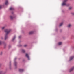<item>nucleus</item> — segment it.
Here are the masks:
<instances>
[{
	"mask_svg": "<svg viewBox=\"0 0 74 74\" xmlns=\"http://www.w3.org/2000/svg\"><path fill=\"white\" fill-rule=\"evenodd\" d=\"M14 8H10V10H14Z\"/></svg>",
	"mask_w": 74,
	"mask_h": 74,
	"instance_id": "1a4fd4ad",
	"label": "nucleus"
},
{
	"mask_svg": "<svg viewBox=\"0 0 74 74\" xmlns=\"http://www.w3.org/2000/svg\"><path fill=\"white\" fill-rule=\"evenodd\" d=\"M10 19H13V18H14V17H12V16H10Z\"/></svg>",
	"mask_w": 74,
	"mask_h": 74,
	"instance_id": "9d476101",
	"label": "nucleus"
},
{
	"mask_svg": "<svg viewBox=\"0 0 74 74\" xmlns=\"http://www.w3.org/2000/svg\"><path fill=\"white\" fill-rule=\"evenodd\" d=\"M22 52H23V53H24V52H25V50L23 49L22 50Z\"/></svg>",
	"mask_w": 74,
	"mask_h": 74,
	"instance_id": "4468645a",
	"label": "nucleus"
},
{
	"mask_svg": "<svg viewBox=\"0 0 74 74\" xmlns=\"http://www.w3.org/2000/svg\"><path fill=\"white\" fill-rule=\"evenodd\" d=\"M73 15H74V13H73Z\"/></svg>",
	"mask_w": 74,
	"mask_h": 74,
	"instance_id": "393cba45",
	"label": "nucleus"
},
{
	"mask_svg": "<svg viewBox=\"0 0 74 74\" xmlns=\"http://www.w3.org/2000/svg\"><path fill=\"white\" fill-rule=\"evenodd\" d=\"M10 30L5 29V32L6 33V34L5 35V40H6L7 38H8V36H7V34L10 32Z\"/></svg>",
	"mask_w": 74,
	"mask_h": 74,
	"instance_id": "f257e3e1",
	"label": "nucleus"
},
{
	"mask_svg": "<svg viewBox=\"0 0 74 74\" xmlns=\"http://www.w3.org/2000/svg\"><path fill=\"white\" fill-rule=\"evenodd\" d=\"M2 8V6H1V5H0V9H1Z\"/></svg>",
	"mask_w": 74,
	"mask_h": 74,
	"instance_id": "412c9836",
	"label": "nucleus"
},
{
	"mask_svg": "<svg viewBox=\"0 0 74 74\" xmlns=\"http://www.w3.org/2000/svg\"><path fill=\"white\" fill-rule=\"evenodd\" d=\"M71 26V25L70 24H69L68 25V27H70Z\"/></svg>",
	"mask_w": 74,
	"mask_h": 74,
	"instance_id": "dca6fc26",
	"label": "nucleus"
},
{
	"mask_svg": "<svg viewBox=\"0 0 74 74\" xmlns=\"http://www.w3.org/2000/svg\"><path fill=\"white\" fill-rule=\"evenodd\" d=\"M62 44V42H59L58 43V45H61V44Z\"/></svg>",
	"mask_w": 74,
	"mask_h": 74,
	"instance_id": "ddd939ff",
	"label": "nucleus"
},
{
	"mask_svg": "<svg viewBox=\"0 0 74 74\" xmlns=\"http://www.w3.org/2000/svg\"><path fill=\"white\" fill-rule=\"evenodd\" d=\"M15 38H16V36H15L12 39V41H14V40H15Z\"/></svg>",
	"mask_w": 74,
	"mask_h": 74,
	"instance_id": "9b49d317",
	"label": "nucleus"
},
{
	"mask_svg": "<svg viewBox=\"0 0 74 74\" xmlns=\"http://www.w3.org/2000/svg\"><path fill=\"white\" fill-rule=\"evenodd\" d=\"M27 45H24V47H27Z\"/></svg>",
	"mask_w": 74,
	"mask_h": 74,
	"instance_id": "6ab92c4d",
	"label": "nucleus"
},
{
	"mask_svg": "<svg viewBox=\"0 0 74 74\" xmlns=\"http://www.w3.org/2000/svg\"><path fill=\"white\" fill-rule=\"evenodd\" d=\"M74 58V56L71 57L70 58V60H71Z\"/></svg>",
	"mask_w": 74,
	"mask_h": 74,
	"instance_id": "6e6552de",
	"label": "nucleus"
},
{
	"mask_svg": "<svg viewBox=\"0 0 74 74\" xmlns=\"http://www.w3.org/2000/svg\"><path fill=\"white\" fill-rule=\"evenodd\" d=\"M26 57H27V58H28L29 59V55H28V54H26Z\"/></svg>",
	"mask_w": 74,
	"mask_h": 74,
	"instance_id": "423d86ee",
	"label": "nucleus"
},
{
	"mask_svg": "<svg viewBox=\"0 0 74 74\" xmlns=\"http://www.w3.org/2000/svg\"><path fill=\"white\" fill-rule=\"evenodd\" d=\"M6 47V45H4V48H5Z\"/></svg>",
	"mask_w": 74,
	"mask_h": 74,
	"instance_id": "4be33fe9",
	"label": "nucleus"
},
{
	"mask_svg": "<svg viewBox=\"0 0 74 74\" xmlns=\"http://www.w3.org/2000/svg\"><path fill=\"white\" fill-rule=\"evenodd\" d=\"M33 33V31H31L29 32V34H32Z\"/></svg>",
	"mask_w": 74,
	"mask_h": 74,
	"instance_id": "0eeeda50",
	"label": "nucleus"
},
{
	"mask_svg": "<svg viewBox=\"0 0 74 74\" xmlns=\"http://www.w3.org/2000/svg\"><path fill=\"white\" fill-rule=\"evenodd\" d=\"M68 0H64L63 2L62 3V5L63 6L64 5H66V6H69V4H66V2Z\"/></svg>",
	"mask_w": 74,
	"mask_h": 74,
	"instance_id": "f03ea898",
	"label": "nucleus"
},
{
	"mask_svg": "<svg viewBox=\"0 0 74 74\" xmlns=\"http://www.w3.org/2000/svg\"><path fill=\"white\" fill-rule=\"evenodd\" d=\"M23 69H19V71L20 72H23Z\"/></svg>",
	"mask_w": 74,
	"mask_h": 74,
	"instance_id": "39448f33",
	"label": "nucleus"
},
{
	"mask_svg": "<svg viewBox=\"0 0 74 74\" xmlns=\"http://www.w3.org/2000/svg\"><path fill=\"white\" fill-rule=\"evenodd\" d=\"M19 38H21V36H19Z\"/></svg>",
	"mask_w": 74,
	"mask_h": 74,
	"instance_id": "b1692460",
	"label": "nucleus"
},
{
	"mask_svg": "<svg viewBox=\"0 0 74 74\" xmlns=\"http://www.w3.org/2000/svg\"><path fill=\"white\" fill-rule=\"evenodd\" d=\"M63 23H61L60 24V26H62V25H63Z\"/></svg>",
	"mask_w": 74,
	"mask_h": 74,
	"instance_id": "f8f14e48",
	"label": "nucleus"
},
{
	"mask_svg": "<svg viewBox=\"0 0 74 74\" xmlns=\"http://www.w3.org/2000/svg\"><path fill=\"white\" fill-rule=\"evenodd\" d=\"M5 29V27H3L2 28V29L3 30H4Z\"/></svg>",
	"mask_w": 74,
	"mask_h": 74,
	"instance_id": "2eb2a0df",
	"label": "nucleus"
},
{
	"mask_svg": "<svg viewBox=\"0 0 74 74\" xmlns=\"http://www.w3.org/2000/svg\"><path fill=\"white\" fill-rule=\"evenodd\" d=\"M2 53H2V52H1V55H2Z\"/></svg>",
	"mask_w": 74,
	"mask_h": 74,
	"instance_id": "5701e85b",
	"label": "nucleus"
},
{
	"mask_svg": "<svg viewBox=\"0 0 74 74\" xmlns=\"http://www.w3.org/2000/svg\"><path fill=\"white\" fill-rule=\"evenodd\" d=\"M71 8H72V7H69V10H71Z\"/></svg>",
	"mask_w": 74,
	"mask_h": 74,
	"instance_id": "f3484780",
	"label": "nucleus"
},
{
	"mask_svg": "<svg viewBox=\"0 0 74 74\" xmlns=\"http://www.w3.org/2000/svg\"><path fill=\"white\" fill-rule=\"evenodd\" d=\"M14 63H15V66H16V62H14Z\"/></svg>",
	"mask_w": 74,
	"mask_h": 74,
	"instance_id": "aec40b11",
	"label": "nucleus"
},
{
	"mask_svg": "<svg viewBox=\"0 0 74 74\" xmlns=\"http://www.w3.org/2000/svg\"><path fill=\"white\" fill-rule=\"evenodd\" d=\"M73 70H74V66L71 69L69 70V72H71Z\"/></svg>",
	"mask_w": 74,
	"mask_h": 74,
	"instance_id": "7ed1b4c3",
	"label": "nucleus"
},
{
	"mask_svg": "<svg viewBox=\"0 0 74 74\" xmlns=\"http://www.w3.org/2000/svg\"><path fill=\"white\" fill-rule=\"evenodd\" d=\"M2 42L0 40V45L2 44Z\"/></svg>",
	"mask_w": 74,
	"mask_h": 74,
	"instance_id": "a211bd4d",
	"label": "nucleus"
},
{
	"mask_svg": "<svg viewBox=\"0 0 74 74\" xmlns=\"http://www.w3.org/2000/svg\"><path fill=\"white\" fill-rule=\"evenodd\" d=\"M5 5H8V1L6 0L5 3Z\"/></svg>",
	"mask_w": 74,
	"mask_h": 74,
	"instance_id": "20e7f679",
	"label": "nucleus"
}]
</instances>
